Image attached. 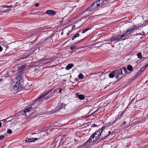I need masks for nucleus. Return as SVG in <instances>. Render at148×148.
<instances>
[{
    "instance_id": "obj_1",
    "label": "nucleus",
    "mask_w": 148,
    "mask_h": 148,
    "mask_svg": "<svg viewBox=\"0 0 148 148\" xmlns=\"http://www.w3.org/2000/svg\"><path fill=\"white\" fill-rule=\"evenodd\" d=\"M16 82L14 86V89L16 92H19L21 90L22 84L23 80V78L21 76H19L16 79L14 80Z\"/></svg>"
},
{
    "instance_id": "obj_2",
    "label": "nucleus",
    "mask_w": 148,
    "mask_h": 148,
    "mask_svg": "<svg viewBox=\"0 0 148 148\" xmlns=\"http://www.w3.org/2000/svg\"><path fill=\"white\" fill-rule=\"evenodd\" d=\"M106 127L103 126L102 128L99 129L94 133L90 137L95 141L99 139L101 136V134L103 130L105 129Z\"/></svg>"
},
{
    "instance_id": "obj_3",
    "label": "nucleus",
    "mask_w": 148,
    "mask_h": 148,
    "mask_svg": "<svg viewBox=\"0 0 148 148\" xmlns=\"http://www.w3.org/2000/svg\"><path fill=\"white\" fill-rule=\"evenodd\" d=\"M54 88H52L51 90H49L47 92H45L43 93L42 95H41L40 97L37 98L36 100H35L34 102L35 103H36L37 101L38 102H39L40 100H42V98L43 97H44L47 94L50 93L52 91H53L54 89Z\"/></svg>"
},
{
    "instance_id": "obj_4",
    "label": "nucleus",
    "mask_w": 148,
    "mask_h": 148,
    "mask_svg": "<svg viewBox=\"0 0 148 148\" xmlns=\"http://www.w3.org/2000/svg\"><path fill=\"white\" fill-rule=\"evenodd\" d=\"M135 27H132L128 29H127V31L123 35L121 36V37H123L124 36H126L127 35H129L131 32L133 31L135 29Z\"/></svg>"
},
{
    "instance_id": "obj_5",
    "label": "nucleus",
    "mask_w": 148,
    "mask_h": 148,
    "mask_svg": "<svg viewBox=\"0 0 148 148\" xmlns=\"http://www.w3.org/2000/svg\"><path fill=\"white\" fill-rule=\"evenodd\" d=\"M122 38V37H121V36H113L112 38H111V42H115Z\"/></svg>"
},
{
    "instance_id": "obj_6",
    "label": "nucleus",
    "mask_w": 148,
    "mask_h": 148,
    "mask_svg": "<svg viewBox=\"0 0 148 148\" xmlns=\"http://www.w3.org/2000/svg\"><path fill=\"white\" fill-rule=\"evenodd\" d=\"M41 61H43V62L42 63H47L51 62L52 60V59L51 58H47L45 59V58H42L41 60Z\"/></svg>"
},
{
    "instance_id": "obj_7",
    "label": "nucleus",
    "mask_w": 148,
    "mask_h": 148,
    "mask_svg": "<svg viewBox=\"0 0 148 148\" xmlns=\"http://www.w3.org/2000/svg\"><path fill=\"white\" fill-rule=\"evenodd\" d=\"M45 13L51 15H54L56 14L55 11L52 10H48Z\"/></svg>"
},
{
    "instance_id": "obj_8",
    "label": "nucleus",
    "mask_w": 148,
    "mask_h": 148,
    "mask_svg": "<svg viewBox=\"0 0 148 148\" xmlns=\"http://www.w3.org/2000/svg\"><path fill=\"white\" fill-rule=\"evenodd\" d=\"M137 105L140 108L144 107L145 106L144 103L141 101H138Z\"/></svg>"
},
{
    "instance_id": "obj_9",
    "label": "nucleus",
    "mask_w": 148,
    "mask_h": 148,
    "mask_svg": "<svg viewBox=\"0 0 148 148\" xmlns=\"http://www.w3.org/2000/svg\"><path fill=\"white\" fill-rule=\"evenodd\" d=\"M96 8L94 6V5H93V4H92L90 7H88V8H87L85 10V11L89 10L91 11L94 10Z\"/></svg>"
},
{
    "instance_id": "obj_10",
    "label": "nucleus",
    "mask_w": 148,
    "mask_h": 148,
    "mask_svg": "<svg viewBox=\"0 0 148 148\" xmlns=\"http://www.w3.org/2000/svg\"><path fill=\"white\" fill-rule=\"evenodd\" d=\"M37 140H38V139L37 138H28L25 141L26 143H28L29 142H34Z\"/></svg>"
},
{
    "instance_id": "obj_11",
    "label": "nucleus",
    "mask_w": 148,
    "mask_h": 148,
    "mask_svg": "<svg viewBox=\"0 0 148 148\" xmlns=\"http://www.w3.org/2000/svg\"><path fill=\"white\" fill-rule=\"evenodd\" d=\"M113 134V131L112 130H111L109 131L108 132V134L106 135V136L104 137L103 138L104 139H106L108 138L109 136L110 135H112Z\"/></svg>"
},
{
    "instance_id": "obj_12",
    "label": "nucleus",
    "mask_w": 148,
    "mask_h": 148,
    "mask_svg": "<svg viewBox=\"0 0 148 148\" xmlns=\"http://www.w3.org/2000/svg\"><path fill=\"white\" fill-rule=\"evenodd\" d=\"M116 71H117V70L114 71L112 73H110L109 75V77L110 78H113L114 77Z\"/></svg>"
},
{
    "instance_id": "obj_13",
    "label": "nucleus",
    "mask_w": 148,
    "mask_h": 148,
    "mask_svg": "<svg viewBox=\"0 0 148 148\" xmlns=\"http://www.w3.org/2000/svg\"><path fill=\"white\" fill-rule=\"evenodd\" d=\"M95 141L94 140H93L91 137H90L89 139V140L87 141L85 145H88L90 143H93V142Z\"/></svg>"
},
{
    "instance_id": "obj_14",
    "label": "nucleus",
    "mask_w": 148,
    "mask_h": 148,
    "mask_svg": "<svg viewBox=\"0 0 148 148\" xmlns=\"http://www.w3.org/2000/svg\"><path fill=\"white\" fill-rule=\"evenodd\" d=\"M73 65L72 64H69L66 66V69L68 70L71 69L73 66Z\"/></svg>"
},
{
    "instance_id": "obj_15",
    "label": "nucleus",
    "mask_w": 148,
    "mask_h": 148,
    "mask_svg": "<svg viewBox=\"0 0 148 148\" xmlns=\"http://www.w3.org/2000/svg\"><path fill=\"white\" fill-rule=\"evenodd\" d=\"M76 95L78 97V98L81 100H82L84 98V96L82 94L79 95L78 93H77Z\"/></svg>"
},
{
    "instance_id": "obj_16",
    "label": "nucleus",
    "mask_w": 148,
    "mask_h": 148,
    "mask_svg": "<svg viewBox=\"0 0 148 148\" xmlns=\"http://www.w3.org/2000/svg\"><path fill=\"white\" fill-rule=\"evenodd\" d=\"M26 65H24L20 67L19 69V71L21 72L23 71L24 69L26 68Z\"/></svg>"
},
{
    "instance_id": "obj_17",
    "label": "nucleus",
    "mask_w": 148,
    "mask_h": 148,
    "mask_svg": "<svg viewBox=\"0 0 148 148\" xmlns=\"http://www.w3.org/2000/svg\"><path fill=\"white\" fill-rule=\"evenodd\" d=\"M91 28H92V27H89L88 28H86L85 29H84V30H83L82 32V33H84L86 32L87 31H88V30L90 29Z\"/></svg>"
},
{
    "instance_id": "obj_18",
    "label": "nucleus",
    "mask_w": 148,
    "mask_h": 148,
    "mask_svg": "<svg viewBox=\"0 0 148 148\" xmlns=\"http://www.w3.org/2000/svg\"><path fill=\"white\" fill-rule=\"evenodd\" d=\"M105 0H97V1L99 4V5H100L101 4L105 1Z\"/></svg>"
},
{
    "instance_id": "obj_19",
    "label": "nucleus",
    "mask_w": 148,
    "mask_h": 148,
    "mask_svg": "<svg viewBox=\"0 0 148 148\" xmlns=\"http://www.w3.org/2000/svg\"><path fill=\"white\" fill-rule=\"evenodd\" d=\"M127 69L130 71H132V70L133 69V68L132 66L130 65H129L128 66H127Z\"/></svg>"
},
{
    "instance_id": "obj_20",
    "label": "nucleus",
    "mask_w": 148,
    "mask_h": 148,
    "mask_svg": "<svg viewBox=\"0 0 148 148\" xmlns=\"http://www.w3.org/2000/svg\"><path fill=\"white\" fill-rule=\"evenodd\" d=\"M32 109V107H29L27 109H25L24 111V112L25 113L27 112H29Z\"/></svg>"
},
{
    "instance_id": "obj_21",
    "label": "nucleus",
    "mask_w": 148,
    "mask_h": 148,
    "mask_svg": "<svg viewBox=\"0 0 148 148\" xmlns=\"http://www.w3.org/2000/svg\"><path fill=\"white\" fill-rule=\"evenodd\" d=\"M93 5H94V6L96 8L97 7L99 6V4H98L97 2V1H96L95 2H94L93 3Z\"/></svg>"
},
{
    "instance_id": "obj_22",
    "label": "nucleus",
    "mask_w": 148,
    "mask_h": 148,
    "mask_svg": "<svg viewBox=\"0 0 148 148\" xmlns=\"http://www.w3.org/2000/svg\"><path fill=\"white\" fill-rule=\"evenodd\" d=\"M79 33L76 34L75 35L73 36L72 38V40H74L76 38L79 37Z\"/></svg>"
},
{
    "instance_id": "obj_23",
    "label": "nucleus",
    "mask_w": 148,
    "mask_h": 148,
    "mask_svg": "<svg viewBox=\"0 0 148 148\" xmlns=\"http://www.w3.org/2000/svg\"><path fill=\"white\" fill-rule=\"evenodd\" d=\"M10 10H9L8 9L7 10H1L0 11V12L2 13L3 14V13H5L8 12V11H10Z\"/></svg>"
},
{
    "instance_id": "obj_24",
    "label": "nucleus",
    "mask_w": 148,
    "mask_h": 148,
    "mask_svg": "<svg viewBox=\"0 0 148 148\" xmlns=\"http://www.w3.org/2000/svg\"><path fill=\"white\" fill-rule=\"evenodd\" d=\"M78 77L80 79H82L84 77L82 73L79 74L78 76Z\"/></svg>"
},
{
    "instance_id": "obj_25",
    "label": "nucleus",
    "mask_w": 148,
    "mask_h": 148,
    "mask_svg": "<svg viewBox=\"0 0 148 148\" xmlns=\"http://www.w3.org/2000/svg\"><path fill=\"white\" fill-rule=\"evenodd\" d=\"M66 106V104H64V103H62V104H61L60 106V109H62L63 108L65 107Z\"/></svg>"
},
{
    "instance_id": "obj_26",
    "label": "nucleus",
    "mask_w": 148,
    "mask_h": 148,
    "mask_svg": "<svg viewBox=\"0 0 148 148\" xmlns=\"http://www.w3.org/2000/svg\"><path fill=\"white\" fill-rule=\"evenodd\" d=\"M137 56L138 58L140 59H141L142 58V55L139 52L137 54Z\"/></svg>"
},
{
    "instance_id": "obj_27",
    "label": "nucleus",
    "mask_w": 148,
    "mask_h": 148,
    "mask_svg": "<svg viewBox=\"0 0 148 148\" xmlns=\"http://www.w3.org/2000/svg\"><path fill=\"white\" fill-rule=\"evenodd\" d=\"M146 68L145 66H144L141 68V69L139 71L142 73Z\"/></svg>"
},
{
    "instance_id": "obj_28",
    "label": "nucleus",
    "mask_w": 148,
    "mask_h": 148,
    "mask_svg": "<svg viewBox=\"0 0 148 148\" xmlns=\"http://www.w3.org/2000/svg\"><path fill=\"white\" fill-rule=\"evenodd\" d=\"M118 73L119 74H123L122 70L121 69H119L118 70Z\"/></svg>"
},
{
    "instance_id": "obj_29",
    "label": "nucleus",
    "mask_w": 148,
    "mask_h": 148,
    "mask_svg": "<svg viewBox=\"0 0 148 148\" xmlns=\"http://www.w3.org/2000/svg\"><path fill=\"white\" fill-rule=\"evenodd\" d=\"M141 73L139 71L136 74V77L138 76H139L141 74Z\"/></svg>"
},
{
    "instance_id": "obj_30",
    "label": "nucleus",
    "mask_w": 148,
    "mask_h": 148,
    "mask_svg": "<svg viewBox=\"0 0 148 148\" xmlns=\"http://www.w3.org/2000/svg\"><path fill=\"white\" fill-rule=\"evenodd\" d=\"M123 70L124 71L125 73H127V68L125 67H123Z\"/></svg>"
},
{
    "instance_id": "obj_31",
    "label": "nucleus",
    "mask_w": 148,
    "mask_h": 148,
    "mask_svg": "<svg viewBox=\"0 0 148 148\" xmlns=\"http://www.w3.org/2000/svg\"><path fill=\"white\" fill-rule=\"evenodd\" d=\"M116 121V119L113 122H112V123H110V126L113 125L114 124V123Z\"/></svg>"
},
{
    "instance_id": "obj_32",
    "label": "nucleus",
    "mask_w": 148,
    "mask_h": 148,
    "mask_svg": "<svg viewBox=\"0 0 148 148\" xmlns=\"http://www.w3.org/2000/svg\"><path fill=\"white\" fill-rule=\"evenodd\" d=\"M57 91L58 89H55L54 90V91L52 93V94H53V95H54L55 94V92H57Z\"/></svg>"
},
{
    "instance_id": "obj_33",
    "label": "nucleus",
    "mask_w": 148,
    "mask_h": 148,
    "mask_svg": "<svg viewBox=\"0 0 148 148\" xmlns=\"http://www.w3.org/2000/svg\"><path fill=\"white\" fill-rule=\"evenodd\" d=\"M12 7V5H10V6H8V5L5 6H3V8L5 7V8H11Z\"/></svg>"
},
{
    "instance_id": "obj_34",
    "label": "nucleus",
    "mask_w": 148,
    "mask_h": 148,
    "mask_svg": "<svg viewBox=\"0 0 148 148\" xmlns=\"http://www.w3.org/2000/svg\"><path fill=\"white\" fill-rule=\"evenodd\" d=\"M5 137L4 136L2 135L0 136V140L3 139Z\"/></svg>"
},
{
    "instance_id": "obj_35",
    "label": "nucleus",
    "mask_w": 148,
    "mask_h": 148,
    "mask_svg": "<svg viewBox=\"0 0 148 148\" xmlns=\"http://www.w3.org/2000/svg\"><path fill=\"white\" fill-rule=\"evenodd\" d=\"M7 132L8 133H9V134H11L12 133V130H10V129H9L8 131H7Z\"/></svg>"
},
{
    "instance_id": "obj_36",
    "label": "nucleus",
    "mask_w": 148,
    "mask_h": 148,
    "mask_svg": "<svg viewBox=\"0 0 148 148\" xmlns=\"http://www.w3.org/2000/svg\"><path fill=\"white\" fill-rule=\"evenodd\" d=\"M97 125L95 124H93L92 126V127H96L97 126Z\"/></svg>"
},
{
    "instance_id": "obj_37",
    "label": "nucleus",
    "mask_w": 148,
    "mask_h": 148,
    "mask_svg": "<svg viewBox=\"0 0 148 148\" xmlns=\"http://www.w3.org/2000/svg\"><path fill=\"white\" fill-rule=\"evenodd\" d=\"M124 112H122L120 114V116H122L123 115V114H124Z\"/></svg>"
},
{
    "instance_id": "obj_38",
    "label": "nucleus",
    "mask_w": 148,
    "mask_h": 148,
    "mask_svg": "<svg viewBox=\"0 0 148 148\" xmlns=\"http://www.w3.org/2000/svg\"><path fill=\"white\" fill-rule=\"evenodd\" d=\"M115 77L117 79H118V78H119V75H116L115 76Z\"/></svg>"
},
{
    "instance_id": "obj_39",
    "label": "nucleus",
    "mask_w": 148,
    "mask_h": 148,
    "mask_svg": "<svg viewBox=\"0 0 148 148\" xmlns=\"http://www.w3.org/2000/svg\"><path fill=\"white\" fill-rule=\"evenodd\" d=\"M39 6V4L38 3H36L35 4V6L36 7H38Z\"/></svg>"
},
{
    "instance_id": "obj_40",
    "label": "nucleus",
    "mask_w": 148,
    "mask_h": 148,
    "mask_svg": "<svg viewBox=\"0 0 148 148\" xmlns=\"http://www.w3.org/2000/svg\"><path fill=\"white\" fill-rule=\"evenodd\" d=\"M75 48V47H71V50H73Z\"/></svg>"
},
{
    "instance_id": "obj_41",
    "label": "nucleus",
    "mask_w": 148,
    "mask_h": 148,
    "mask_svg": "<svg viewBox=\"0 0 148 148\" xmlns=\"http://www.w3.org/2000/svg\"><path fill=\"white\" fill-rule=\"evenodd\" d=\"M148 66V63H147L146 65H145L144 66L146 68Z\"/></svg>"
},
{
    "instance_id": "obj_42",
    "label": "nucleus",
    "mask_w": 148,
    "mask_h": 148,
    "mask_svg": "<svg viewBox=\"0 0 148 148\" xmlns=\"http://www.w3.org/2000/svg\"><path fill=\"white\" fill-rule=\"evenodd\" d=\"M59 89V92H62L61 89V88H60V89Z\"/></svg>"
},
{
    "instance_id": "obj_43",
    "label": "nucleus",
    "mask_w": 148,
    "mask_h": 148,
    "mask_svg": "<svg viewBox=\"0 0 148 148\" xmlns=\"http://www.w3.org/2000/svg\"><path fill=\"white\" fill-rule=\"evenodd\" d=\"M2 50V47H0V52Z\"/></svg>"
},
{
    "instance_id": "obj_44",
    "label": "nucleus",
    "mask_w": 148,
    "mask_h": 148,
    "mask_svg": "<svg viewBox=\"0 0 148 148\" xmlns=\"http://www.w3.org/2000/svg\"><path fill=\"white\" fill-rule=\"evenodd\" d=\"M126 122L125 121H124L123 122V125H125V124H126Z\"/></svg>"
},
{
    "instance_id": "obj_45",
    "label": "nucleus",
    "mask_w": 148,
    "mask_h": 148,
    "mask_svg": "<svg viewBox=\"0 0 148 148\" xmlns=\"http://www.w3.org/2000/svg\"><path fill=\"white\" fill-rule=\"evenodd\" d=\"M27 56H26V57H23V58H21V59H24V58H26L27 57Z\"/></svg>"
},
{
    "instance_id": "obj_46",
    "label": "nucleus",
    "mask_w": 148,
    "mask_h": 148,
    "mask_svg": "<svg viewBox=\"0 0 148 148\" xmlns=\"http://www.w3.org/2000/svg\"><path fill=\"white\" fill-rule=\"evenodd\" d=\"M23 115L25 116H27V114H23Z\"/></svg>"
},
{
    "instance_id": "obj_47",
    "label": "nucleus",
    "mask_w": 148,
    "mask_h": 148,
    "mask_svg": "<svg viewBox=\"0 0 148 148\" xmlns=\"http://www.w3.org/2000/svg\"><path fill=\"white\" fill-rule=\"evenodd\" d=\"M95 112H93L91 114H90V115H91L92 114H94Z\"/></svg>"
},
{
    "instance_id": "obj_48",
    "label": "nucleus",
    "mask_w": 148,
    "mask_h": 148,
    "mask_svg": "<svg viewBox=\"0 0 148 148\" xmlns=\"http://www.w3.org/2000/svg\"><path fill=\"white\" fill-rule=\"evenodd\" d=\"M1 123H0V127L1 126Z\"/></svg>"
},
{
    "instance_id": "obj_49",
    "label": "nucleus",
    "mask_w": 148,
    "mask_h": 148,
    "mask_svg": "<svg viewBox=\"0 0 148 148\" xmlns=\"http://www.w3.org/2000/svg\"><path fill=\"white\" fill-rule=\"evenodd\" d=\"M2 121H5V122H6V120H2Z\"/></svg>"
},
{
    "instance_id": "obj_50",
    "label": "nucleus",
    "mask_w": 148,
    "mask_h": 148,
    "mask_svg": "<svg viewBox=\"0 0 148 148\" xmlns=\"http://www.w3.org/2000/svg\"><path fill=\"white\" fill-rule=\"evenodd\" d=\"M90 115L87 116V117H86V118H87V117H89Z\"/></svg>"
},
{
    "instance_id": "obj_51",
    "label": "nucleus",
    "mask_w": 148,
    "mask_h": 148,
    "mask_svg": "<svg viewBox=\"0 0 148 148\" xmlns=\"http://www.w3.org/2000/svg\"><path fill=\"white\" fill-rule=\"evenodd\" d=\"M108 44V43H105V44Z\"/></svg>"
},
{
    "instance_id": "obj_52",
    "label": "nucleus",
    "mask_w": 148,
    "mask_h": 148,
    "mask_svg": "<svg viewBox=\"0 0 148 148\" xmlns=\"http://www.w3.org/2000/svg\"><path fill=\"white\" fill-rule=\"evenodd\" d=\"M69 34V33H68L67 34V35H68V34Z\"/></svg>"
},
{
    "instance_id": "obj_53",
    "label": "nucleus",
    "mask_w": 148,
    "mask_h": 148,
    "mask_svg": "<svg viewBox=\"0 0 148 148\" xmlns=\"http://www.w3.org/2000/svg\"><path fill=\"white\" fill-rule=\"evenodd\" d=\"M28 66H27V68H28Z\"/></svg>"
},
{
    "instance_id": "obj_54",
    "label": "nucleus",
    "mask_w": 148,
    "mask_h": 148,
    "mask_svg": "<svg viewBox=\"0 0 148 148\" xmlns=\"http://www.w3.org/2000/svg\"><path fill=\"white\" fill-rule=\"evenodd\" d=\"M19 112H18V114H19Z\"/></svg>"
}]
</instances>
